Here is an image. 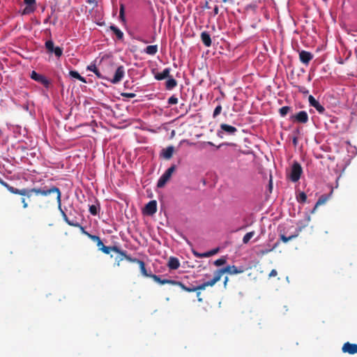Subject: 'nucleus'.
Returning <instances> with one entry per match:
<instances>
[{
    "instance_id": "obj_14",
    "label": "nucleus",
    "mask_w": 357,
    "mask_h": 357,
    "mask_svg": "<svg viewBox=\"0 0 357 357\" xmlns=\"http://www.w3.org/2000/svg\"><path fill=\"white\" fill-rule=\"evenodd\" d=\"M295 119L298 122L306 123L308 121V115L305 112L301 111L295 116Z\"/></svg>"
},
{
    "instance_id": "obj_15",
    "label": "nucleus",
    "mask_w": 357,
    "mask_h": 357,
    "mask_svg": "<svg viewBox=\"0 0 357 357\" xmlns=\"http://www.w3.org/2000/svg\"><path fill=\"white\" fill-rule=\"evenodd\" d=\"M224 273H224V271H223L222 268V269L218 270V271L215 273V276H214V278H213V280H210V284H210V286H211V287H213V285H214L217 282H218V281L220 280V278H221L222 275Z\"/></svg>"
},
{
    "instance_id": "obj_5",
    "label": "nucleus",
    "mask_w": 357,
    "mask_h": 357,
    "mask_svg": "<svg viewBox=\"0 0 357 357\" xmlns=\"http://www.w3.org/2000/svg\"><path fill=\"white\" fill-rule=\"evenodd\" d=\"M45 47L49 52L54 53L58 57L62 55L63 50L59 47H54V43L52 40H47L45 43Z\"/></svg>"
},
{
    "instance_id": "obj_26",
    "label": "nucleus",
    "mask_w": 357,
    "mask_h": 357,
    "mask_svg": "<svg viewBox=\"0 0 357 357\" xmlns=\"http://www.w3.org/2000/svg\"><path fill=\"white\" fill-rule=\"evenodd\" d=\"M255 235L254 231H250L247 233L243 238V242L244 243H248L250 238Z\"/></svg>"
},
{
    "instance_id": "obj_30",
    "label": "nucleus",
    "mask_w": 357,
    "mask_h": 357,
    "mask_svg": "<svg viewBox=\"0 0 357 357\" xmlns=\"http://www.w3.org/2000/svg\"><path fill=\"white\" fill-rule=\"evenodd\" d=\"M209 284H210V281H208V282H204V283H203V284H200L199 286H197V287H195L194 288L196 289V291H197V290H204V289H205V288L206 287L210 286Z\"/></svg>"
},
{
    "instance_id": "obj_18",
    "label": "nucleus",
    "mask_w": 357,
    "mask_h": 357,
    "mask_svg": "<svg viewBox=\"0 0 357 357\" xmlns=\"http://www.w3.org/2000/svg\"><path fill=\"white\" fill-rule=\"evenodd\" d=\"M180 266L179 261L177 258L170 257L168 261V266L171 269H177Z\"/></svg>"
},
{
    "instance_id": "obj_12",
    "label": "nucleus",
    "mask_w": 357,
    "mask_h": 357,
    "mask_svg": "<svg viewBox=\"0 0 357 357\" xmlns=\"http://www.w3.org/2000/svg\"><path fill=\"white\" fill-rule=\"evenodd\" d=\"M224 273H227L229 274H238L242 273L243 271L241 268H238L235 266H228L225 268H222Z\"/></svg>"
},
{
    "instance_id": "obj_10",
    "label": "nucleus",
    "mask_w": 357,
    "mask_h": 357,
    "mask_svg": "<svg viewBox=\"0 0 357 357\" xmlns=\"http://www.w3.org/2000/svg\"><path fill=\"white\" fill-rule=\"evenodd\" d=\"M342 351L344 353L354 354L357 353V344H350L349 342L345 343L342 347Z\"/></svg>"
},
{
    "instance_id": "obj_37",
    "label": "nucleus",
    "mask_w": 357,
    "mask_h": 357,
    "mask_svg": "<svg viewBox=\"0 0 357 357\" xmlns=\"http://www.w3.org/2000/svg\"><path fill=\"white\" fill-rule=\"evenodd\" d=\"M114 30L118 38H121L123 37V33H122V31H121L119 29L116 28H114Z\"/></svg>"
},
{
    "instance_id": "obj_21",
    "label": "nucleus",
    "mask_w": 357,
    "mask_h": 357,
    "mask_svg": "<svg viewBox=\"0 0 357 357\" xmlns=\"http://www.w3.org/2000/svg\"><path fill=\"white\" fill-rule=\"evenodd\" d=\"M144 52L148 54L154 55L158 52V46L156 45H149L146 47Z\"/></svg>"
},
{
    "instance_id": "obj_23",
    "label": "nucleus",
    "mask_w": 357,
    "mask_h": 357,
    "mask_svg": "<svg viewBox=\"0 0 357 357\" xmlns=\"http://www.w3.org/2000/svg\"><path fill=\"white\" fill-rule=\"evenodd\" d=\"M176 81L174 78L169 77L168 79L166 82V88L167 89H172L176 86Z\"/></svg>"
},
{
    "instance_id": "obj_13",
    "label": "nucleus",
    "mask_w": 357,
    "mask_h": 357,
    "mask_svg": "<svg viewBox=\"0 0 357 357\" xmlns=\"http://www.w3.org/2000/svg\"><path fill=\"white\" fill-rule=\"evenodd\" d=\"M170 73L169 68H165L162 72L157 73L155 75V78L158 80H162L166 78H169Z\"/></svg>"
},
{
    "instance_id": "obj_35",
    "label": "nucleus",
    "mask_w": 357,
    "mask_h": 357,
    "mask_svg": "<svg viewBox=\"0 0 357 357\" xmlns=\"http://www.w3.org/2000/svg\"><path fill=\"white\" fill-rule=\"evenodd\" d=\"M168 102L170 105H175L178 102V98L174 96H171L168 100Z\"/></svg>"
},
{
    "instance_id": "obj_52",
    "label": "nucleus",
    "mask_w": 357,
    "mask_h": 357,
    "mask_svg": "<svg viewBox=\"0 0 357 357\" xmlns=\"http://www.w3.org/2000/svg\"><path fill=\"white\" fill-rule=\"evenodd\" d=\"M97 245L100 249V248H102V245H103L102 242L100 240L98 242H97Z\"/></svg>"
},
{
    "instance_id": "obj_58",
    "label": "nucleus",
    "mask_w": 357,
    "mask_h": 357,
    "mask_svg": "<svg viewBox=\"0 0 357 357\" xmlns=\"http://www.w3.org/2000/svg\"><path fill=\"white\" fill-rule=\"evenodd\" d=\"M207 144L210 146H213V144L211 142H208Z\"/></svg>"
},
{
    "instance_id": "obj_31",
    "label": "nucleus",
    "mask_w": 357,
    "mask_h": 357,
    "mask_svg": "<svg viewBox=\"0 0 357 357\" xmlns=\"http://www.w3.org/2000/svg\"><path fill=\"white\" fill-rule=\"evenodd\" d=\"M226 263V259L225 258H220L214 261V264L216 266H220Z\"/></svg>"
},
{
    "instance_id": "obj_40",
    "label": "nucleus",
    "mask_w": 357,
    "mask_h": 357,
    "mask_svg": "<svg viewBox=\"0 0 357 357\" xmlns=\"http://www.w3.org/2000/svg\"><path fill=\"white\" fill-rule=\"evenodd\" d=\"M100 250L106 253V254H109V251H110V248L109 247H106L105 245H102V248H100Z\"/></svg>"
},
{
    "instance_id": "obj_41",
    "label": "nucleus",
    "mask_w": 357,
    "mask_h": 357,
    "mask_svg": "<svg viewBox=\"0 0 357 357\" xmlns=\"http://www.w3.org/2000/svg\"><path fill=\"white\" fill-rule=\"evenodd\" d=\"M59 211H61V214H62V216L64 219V220L68 222V221H69L66 214L65 213V212L62 210V208H61V209H59Z\"/></svg>"
},
{
    "instance_id": "obj_60",
    "label": "nucleus",
    "mask_w": 357,
    "mask_h": 357,
    "mask_svg": "<svg viewBox=\"0 0 357 357\" xmlns=\"http://www.w3.org/2000/svg\"><path fill=\"white\" fill-rule=\"evenodd\" d=\"M218 8H215V13H218Z\"/></svg>"
},
{
    "instance_id": "obj_11",
    "label": "nucleus",
    "mask_w": 357,
    "mask_h": 357,
    "mask_svg": "<svg viewBox=\"0 0 357 357\" xmlns=\"http://www.w3.org/2000/svg\"><path fill=\"white\" fill-rule=\"evenodd\" d=\"M313 56L312 54L306 51H301L299 53V58L302 63L305 64H308L310 61L312 59Z\"/></svg>"
},
{
    "instance_id": "obj_19",
    "label": "nucleus",
    "mask_w": 357,
    "mask_h": 357,
    "mask_svg": "<svg viewBox=\"0 0 357 357\" xmlns=\"http://www.w3.org/2000/svg\"><path fill=\"white\" fill-rule=\"evenodd\" d=\"M174 149L173 146H168L167 149L162 151V155L166 159H169L172 158Z\"/></svg>"
},
{
    "instance_id": "obj_46",
    "label": "nucleus",
    "mask_w": 357,
    "mask_h": 357,
    "mask_svg": "<svg viewBox=\"0 0 357 357\" xmlns=\"http://www.w3.org/2000/svg\"><path fill=\"white\" fill-rule=\"evenodd\" d=\"M123 15H124V8L123 6H121L120 8V17L123 20Z\"/></svg>"
},
{
    "instance_id": "obj_57",
    "label": "nucleus",
    "mask_w": 357,
    "mask_h": 357,
    "mask_svg": "<svg viewBox=\"0 0 357 357\" xmlns=\"http://www.w3.org/2000/svg\"><path fill=\"white\" fill-rule=\"evenodd\" d=\"M199 296H200V292H198V293H197L198 301H199V302H201V301H202V298L201 297H199Z\"/></svg>"
},
{
    "instance_id": "obj_24",
    "label": "nucleus",
    "mask_w": 357,
    "mask_h": 357,
    "mask_svg": "<svg viewBox=\"0 0 357 357\" xmlns=\"http://www.w3.org/2000/svg\"><path fill=\"white\" fill-rule=\"evenodd\" d=\"M138 264L139 266L141 272H142L143 275H144L146 277H151L152 275H149L146 272V268H145V264H144V263L142 261H138Z\"/></svg>"
},
{
    "instance_id": "obj_59",
    "label": "nucleus",
    "mask_w": 357,
    "mask_h": 357,
    "mask_svg": "<svg viewBox=\"0 0 357 357\" xmlns=\"http://www.w3.org/2000/svg\"><path fill=\"white\" fill-rule=\"evenodd\" d=\"M353 31H354V30H353V29H348V32H349V33H351Z\"/></svg>"
},
{
    "instance_id": "obj_1",
    "label": "nucleus",
    "mask_w": 357,
    "mask_h": 357,
    "mask_svg": "<svg viewBox=\"0 0 357 357\" xmlns=\"http://www.w3.org/2000/svg\"><path fill=\"white\" fill-rule=\"evenodd\" d=\"M31 191L34 192L37 195H41L44 196H47L48 195H50L51 193H56V200L58 202V206L59 209H61V192L58 188L53 187L49 190H41V189H33Z\"/></svg>"
},
{
    "instance_id": "obj_34",
    "label": "nucleus",
    "mask_w": 357,
    "mask_h": 357,
    "mask_svg": "<svg viewBox=\"0 0 357 357\" xmlns=\"http://www.w3.org/2000/svg\"><path fill=\"white\" fill-rule=\"evenodd\" d=\"M3 184H4L7 188H8V190L12 192V193H14V194H18V189H16V188H14L13 187H11V186H8L6 183H4L2 182Z\"/></svg>"
},
{
    "instance_id": "obj_55",
    "label": "nucleus",
    "mask_w": 357,
    "mask_h": 357,
    "mask_svg": "<svg viewBox=\"0 0 357 357\" xmlns=\"http://www.w3.org/2000/svg\"><path fill=\"white\" fill-rule=\"evenodd\" d=\"M228 280H229L228 278H227V277H226V278H225V281H224V285H225V287H226V285H227V284Z\"/></svg>"
},
{
    "instance_id": "obj_20",
    "label": "nucleus",
    "mask_w": 357,
    "mask_h": 357,
    "mask_svg": "<svg viewBox=\"0 0 357 357\" xmlns=\"http://www.w3.org/2000/svg\"><path fill=\"white\" fill-rule=\"evenodd\" d=\"M151 278L158 283L159 284H176V282H174V281H172V280H161L158 276L155 275H151Z\"/></svg>"
},
{
    "instance_id": "obj_44",
    "label": "nucleus",
    "mask_w": 357,
    "mask_h": 357,
    "mask_svg": "<svg viewBox=\"0 0 357 357\" xmlns=\"http://www.w3.org/2000/svg\"><path fill=\"white\" fill-rule=\"evenodd\" d=\"M273 249H266V250H261L260 251V254L264 255H266L267 253H268L269 252L272 251Z\"/></svg>"
},
{
    "instance_id": "obj_50",
    "label": "nucleus",
    "mask_w": 357,
    "mask_h": 357,
    "mask_svg": "<svg viewBox=\"0 0 357 357\" xmlns=\"http://www.w3.org/2000/svg\"><path fill=\"white\" fill-rule=\"evenodd\" d=\"M79 227L80 230L82 231V232L83 234H84L85 235H86L87 236H88V234H90L89 233H88L87 231H86L84 230V227H82L81 225H80V227Z\"/></svg>"
},
{
    "instance_id": "obj_7",
    "label": "nucleus",
    "mask_w": 357,
    "mask_h": 357,
    "mask_svg": "<svg viewBox=\"0 0 357 357\" xmlns=\"http://www.w3.org/2000/svg\"><path fill=\"white\" fill-rule=\"evenodd\" d=\"M157 211V202L155 200L150 201L146 206L144 210V213L146 215H153Z\"/></svg>"
},
{
    "instance_id": "obj_27",
    "label": "nucleus",
    "mask_w": 357,
    "mask_h": 357,
    "mask_svg": "<svg viewBox=\"0 0 357 357\" xmlns=\"http://www.w3.org/2000/svg\"><path fill=\"white\" fill-rule=\"evenodd\" d=\"M98 211H99V207L97 205H91L89 206V211L93 215H97L98 213Z\"/></svg>"
},
{
    "instance_id": "obj_28",
    "label": "nucleus",
    "mask_w": 357,
    "mask_h": 357,
    "mask_svg": "<svg viewBox=\"0 0 357 357\" xmlns=\"http://www.w3.org/2000/svg\"><path fill=\"white\" fill-rule=\"evenodd\" d=\"M290 107L287 106L282 107L280 109V114L282 116H284L289 111Z\"/></svg>"
},
{
    "instance_id": "obj_49",
    "label": "nucleus",
    "mask_w": 357,
    "mask_h": 357,
    "mask_svg": "<svg viewBox=\"0 0 357 357\" xmlns=\"http://www.w3.org/2000/svg\"><path fill=\"white\" fill-rule=\"evenodd\" d=\"M277 273H277L276 270L273 269V270H272V271H271V273H270V274H269V276H270V277H275V276H276V275H277Z\"/></svg>"
},
{
    "instance_id": "obj_3",
    "label": "nucleus",
    "mask_w": 357,
    "mask_h": 357,
    "mask_svg": "<svg viewBox=\"0 0 357 357\" xmlns=\"http://www.w3.org/2000/svg\"><path fill=\"white\" fill-rule=\"evenodd\" d=\"M302 174V168L298 162H294L290 169L289 178L294 181L296 182L299 180Z\"/></svg>"
},
{
    "instance_id": "obj_32",
    "label": "nucleus",
    "mask_w": 357,
    "mask_h": 357,
    "mask_svg": "<svg viewBox=\"0 0 357 357\" xmlns=\"http://www.w3.org/2000/svg\"><path fill=\"white\" fill-rule=\"evenodd\" d=\"M176 284H178L179 286H181V287L186 291H188V292H192V291H196V289H195L194 287L192 288H188V287H186L185 285H183L182 283L181 282H176Z\"/></svg>"
},
{
    "instance_id": "obj_6",
    "label": "nucleus",
    "mask_w": 357,
    "mask_h": 357,
    "mask_svg": "<svg viewBox=\"0 0 357 357\" xmlns=\"http://www.w3.org/2000/svg\"><path fill=\"white\" fill-rule=\"evenodd\" d=\"M26 7L24 8L22 13L27 15L33 13L36 10V0H24Z\"/></svg>"
},
{
    "instance_id": "obj_22",
    "label": "nucleus",
    "mask_w": 357,
    "mask_h": 357,
    "mask_svg": "<svg viewBox=\"0 0 357 357\" xmlns=\"http://www.w3.org/2000/svg\"><path fill=\"white\" fill-rule=\"evenodd\" d=\"M69 75L70 77H73V78H75V79H79V81L84 82V83H86V81L85 79V78H84L83 77H82L77 71L75 70H70L69 72Z\"/></svg>"
},
{
    "instance_id": "obj_9",
    "label": "nucleus",
    "mask_w": 357,
    "mask_h": 357,
    "mask_svg": "<svg viewBox=\"0 0 357 357\" xmlns=\"http://www.w3.org/2000/svg\"><path fill=\"white\" fill-rule=\"evenodd\" d=\"M308 100L310 105L314 107L319 113L324 112V107L312 96H310Z\"/></svg>"
},
{
    "instance_id": "obj_42",
    "label": "nucleus",
    "mask_w": 357,
    "mask_h": 357,
    "mask_svg": "<svg viewBox=\"0 0 357 357\" xmlns=\"http://www.w3.org/2000/svg\"><path fill=\"white\" fill-rule=\"evenodd\" d=\"M126 259L130 262H136L137 264H138V261H141L140 260H138L137 259H132L130 257H126Z\"/></svg>"
},
{
    "instance_id": "obj_8",
    "label": "nucleus",
    "mask_w": 357,
    "mask_h": 357,
    "mask_svg": "<svg viewBox=\"0 0 357 357\" xmlns=\"http://www.w3.org/2000/svg\"><path fill=\"white\" fill-rule=\"evenodd\" d=\"M31 77L33 80L43 84L45 86H47L49 85V81L46 79V77L42 75L37 73L36 71L31 72Z\"/></svg>"
},
{
    "instance_id": "obj_51",
    "label": "nucleus",
    "mask_w": 357,
    "mask_h": 357,
    "mask_svg": "<svg viewBox=\"0 0 357 357\" xmlns=\"http://www.w3.org/2000/svg\"><path fill=\"white\" fill-rule=\"evenodd\" d=\"M22 204H23V207H24V208H26V207L28 206V204H27V203L26 202V201H25V199H24V198H23V199H22Z\"/></svg>"
},
{
    "instance_id": "obj_38",
    "label": "nucleus",
    "mask_w": 357,
    "mask_h": 357,
    "mask_svg": "<svg viewBox=\"0 0 357 357\" xmlns=\"http://www.w3.org/2000/svg\"><path fill=\"white\" fill-rule=\"evenodd\" d=\"M87 70L95 73L98 69L95 64H91L87 67Z\"/></svg>"
},
{
    "instance_id": "obj_48",
    "label": "nucleus",
    "mask_w": 357,
    "mask_h": 357,
    "mask_svg": "<svg viewBox=\"0 0 357 357\" xmlns=\"http://www.w3.org/2000/svg\"><path fill=\"white\" fill-rule=\"evenodd\" d=\"M94 73H95V74L97 75V77H98L99 78L106 79H107V77H103L98 70H97V71H96Z\"/></svg>"
},
{
    "instance_id": "obj_4",
    "label": "nucleus",
    "mask_w": 357,
    "mask_h": 357,
    "mask_svg": "<svg viewBox=\"0 0 357 357\" xmlns=\"http://www.w3.org/2000/svg\"><path fill=\"white\" fill-rule=\"evenodd\" d=\"M124 75L125 69L123 66H120L116 68L114 77L111 79L107 78V79L112 84H117L121 81Z\"/></svg>"
},
{
    "instance_id": "obj_54",
    "label": "nucleus",
    "mask_w": 357,
    "mask_h": 357,
    "mask_svg": "<svg viewBox=\"0 0 357 357\" xmlns=\"http://www.w3.org/2000/svg\"><path fill=\"white\" fill-rule=\"evenodd\" d=\"M126 96L127 97H130V98H133L135 96V95L134 93H127V94H126Z\"/></svg>"
},
{
    "instance_id": "obj_16",
    "label": "nucleus",
    "mask_w": 357,
    "mask_h": 357,
    "mask_svg": "<svg viewBox=\"0 0 357 357\" xmlns=\"http://www.w3.org/2000/svg\"><path fill=\"white\" fill-rule=\"evenodd\" d=\"M201 38L205 46L210 47L211 45V37L207 32H202L201 34Z\"/></svg>"
},
{
    "instance_id": "obj_56",
    "label": "nucleus",
    "mask_w": 357,
    "mask_h": 357,
    "mask_svg": "<svg viewBox=\"0 0 357 357\" xmlns=\"http://www.w3.org/2000/svg\"><path fill=\"white\" fill-rule=\"evenodd\" d=\"M278 245H279L278 242L275 243L271 249H273V250L275 248H277L278 246Z\"/></svg>"
},
{
    "instance_id": "obj_33",
    "label": "nucleus",
    "mask_w": 357,
    "mask_h": 357,
    "mask_svg": "<svg viewBox=\"0 0 357 357\" xmlns=\"http://www.w3.org/2000/svg\"><path fill=\"white\" fill-rule=\"evenodd\" d=\"M222 111V107L221 105H218L213 112V117H216L218 115L220 114Z\"/></svg>"
},
{
    "instance_id": "obj_39",
    "label": "nucleus",
    "mask_w": 357,
    "mask_h": 357,
    "mask_svg": "<svg viewBox=\"0 0 357 357\" xmlns=\"http://www.w3.org/2000/svg\"><path fill=\"white\" fill-rule=\"evenodd\" d=\"M293 238V236H289V237H286L284 235H282L281 236V239L283 242L284 243H287L288 242L289 240H291V238Z\"/></svg>"
},
{
    "instance_id": "obj_45",
    "label": "nucleus",
    "mask_w": 357,
    "mask_h": 357,
    "mask_svg": "<svg viewBox=\"0 0 357 357\" xmlns=\"http://www.w3.org/2000/svg\"><path fill=\"white\" fill-rule=\"evenodd\" d=\"M69 225L70 226H73V227H80V225L77 222L76 223H74L73 222H71L70 220L68 221L67 222Z\"/></svg>"
},
{
    "instance_id": "obj_25",
    "label": "nucleus",
    "mask_w": 357,
    "mask_h": 357,
    "mask_svg": "<svg viewBox=\"0 0 357 357\" xmlns=\"http://www.w3.org/2000/svg\"><path fill=\"white\" fill-rule=\"evenodd\" d=\"M328 199V197H324V196H322L321 197L318 201L317 202L316 204H315V207L314 208V211L320 205H322L324 204H325L326 202Z\"/></svg>"
},
{
    "instance_id": "obj_17",
    "label": "nucleus",
    "mask_w": 357,
    "mask_h": 357,
    "mask_svg": "<svg viewBox=\"0 0 357 357\" xmlns=\"http://www.w3.org/2000/svg\"><path fill=\"white\" fill-rule=\"evenodd\" d=\"M220 128L229 134H234L237 130L235 127L225 123L220 125Z\"/></svg>"
},
{
    "instance_id": "obj_43",
    "label": "nucleus",
    "mask_w": 357,
    "mask_h": 357,
    "mask_svg": "<svg viewBox=\"0 0 357 357\" xmlns=\"http://www.w3.org/2000/svg\"><path fill=\"white\" fill-rule=\"evenodd\" d=\"M197 255L199 257H208L211 256V253H209L208 252H204L203 254Z\"/></svg>"
},
{
    "instance_id": "obj_61",
    "label": "nucleus",
    "mask_w": 357,
    "mask_h": 357,
    "mask_svg": "<svg viewBox=\"0 0 357 357\" xmlns=\"http://www.w3.org/2000/svg\"><path fill=\"white\" fill-rule=\"evenodd\" d=\"M227 0H222L223 2H227Z\"/></svg>"
},
{
    "instance_id": "obj_29",
    "label": "nucleus",
    "mask_w": 357,
    "mask_h": 357,
    "mask_svg": "<svg viewBox=\"0 0 357 357\" xmlns=\"http://www.w3.org/2000/svg\"><path fill=\"white\" fill-rule=\"evenodd\" d=\"M307 199V196L304 192H300L297 196V200L299 202H305Z\"/></svg>"
},
{
    "instance_id": "obj_2",
    "label": "nucleus",
    "mask_w": 357,
    "mask_h": 357,
    "mask_svg": "<svg viewBox=\"0 0 357 357\" xmlns=\"http://www.w3.org/2000/svg\"><path fill=\"white\" fill-rule=\"evenodd\" d=\"M175 171V166H172L169 169H167L165 172L160 177L157 186L158 188H162L165 185V184L168 182V181L172 177L173 173Z\"/></svg>"
},
{
    "instance_id": "obj_36",
    "label": "nucleus",
    "mask_w": 357,
    "mask_h": 357,
    "mask_svg": "<svg viewBox=\"0 0 357 357\" xmlns=\"http://www.w3.org/2000/svg\"><path fill=\"white\" fill-rule=\"evenodd\" d=\"M88 237L90 238L93 241H96V243L98 242L99 241H100V238L98 236H95V235L88 234Z\"/></svg>"
},
{
    "instance_id": "obj_53",
    "label": "nucleus",
    "mask_w": 357,
    "mask_h": 357,
    "mask_svg": "<svg viewBox=\"0 0 357 357\" xmlns=\"http://www.w3.org/2000/svg\"><path fill=\"white\" fill-rule=\"evenodd\" d=\"M217 252H218V250H217V249H215V250H213L209 251L208 252H209V253H211V256H212V255H213L216 254V253H217Z\"/></svg>"
},
{
    "instance_id": "obj_47",
    "label": "nucleus",
    "mask_w": 357,
    "mask_h": 357,
    "mask_svg": "<svg viewBox=\"0 0 357 357\" xmlns=\"http://www.w3.org/2000/svg\"><path fill=\"white\" fill-rule=\"evenodd\" d=\"M18 195H26V190H25V189L19 190H18Z\"/></svg>"
}]
</instances>
